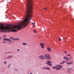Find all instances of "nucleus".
Here are the masks:
<instances>
[{"label":"nucleus","instance_id":"nucleus-1","mask_svg":"<svg viewBox=\"0 0 74 74\" xmlns=\"http://www.w3.org/2000/svg\"><path fill=\"white\" fill-rule=\"evenodd\" d=\"M25 5L27 7L26 18L20 23L17 26L13 27L11 25H7L5 27H4L2 25H0V32H17V29H20L21 28L25 27L27 25L32 17L33 2H27L25 4Z\"/></svg>","mask_w":74,"mask_h":74},{"label":"nucleus","instance_id":"nucleus-2","mask_svg":"<svg viewBox=\"0 0 74 74\" xmlns=\"http://www.w3.org/2000/svg\"><path fill=\"white\" fill-rule=\"evenodd\" d=\"M62 67V66L60 65H57L55 66L54 67H53V69H56V70H60L61 68Z\"/></svg>","mask_w":74,"mask_h":74},{"label":"nucleus","instance_id":"nucleus-3","mask_svg":"<svg viewBox=\"0 0 74 74\" xmlns=\"http://www.w3.org/2000/svg\"><path fill=\"white\" fill-rule=\"evenodd\" d=\"M44 57L45 59H46V60H50L51 59V57L50 56V55L48 53L45 54Z\"/></svg>","mask_w":74,"mask_h":74},{"label":"nucleus","instance_id":"nucleus-4","mask_svg":"<svg viewBox=\"0 0 74 74\" xmlns=\"http://www.w3.org/2000/svg\"><path fill=\"white\" fill-rule=\"evenodd\" d=\"M47 64V65H49V66H52V62L48 60L47 61V62L46 63Z\"/></svg>","mask_w":74,"mask_h":74},{"label":"nucleus","instance_id":"nucleus-5","mask_svg":"<svg viewBox=\"0 0 74 74\" xmlns=\"http://www.w3.org/2000/svg\"><path fill=\"white\" fill-rule=\"evenodd\" d=\"M39 58L41 60H44L45 59L44 56L43 55H41L39 56Z\"/></svg>","mask_w":74,"mask_h":74},{"label":"nucleus","instance_id":"nucleus-6","mask_svg":"<svg viewBox=\"0 0 74 74\" xmlns=\"http://www.w3.org/2000/svg\"><path fill=\"white\" fill-rule=\"evenodd\" d=\"M64 59V60H67V61H70V60H69V58L68 57H64L63 58Z\"/></svg>","mask_w":74,"mask_h":74},{"label":"nucleus","instance_id":"nucleus-7","mask_svg":"<svg viewBox=\"0 0 74 74\" xmlns=\"http://www.w3.org/2000/svg\"><path fill=\"white\" fill-rule=\"evenodd\" d=\"M44 43H41L40 44V45L41 46V47L42 48H44Z\"/></svg>","mask_w":74,"mask_h":74},{"label":"nucleus","instance_id":"nucleus-8","mask_svg":"<svg viewBox=\"0 0 74 74\" xmlns=\"http://www.w3.org/2000/svg\"><path fill=\"white\" fill-rule=\"evenodd\" d=\"M47 49L49 52H51V49L50 47H47Z\"/></svg>","mask_w":74,"mask_h":74},{"label":"nucleus","instance_id":"nucleus-9","mask_svg":"<svg viewBox=\"0 0 74 74\" xmlns=\"http://www.w3.org/2000/svg\"><path fill=\"white\" fill-rule=\"evenodd\" d=\"M67 70L68 71H71L73 70V68H68Z\"/></svg>","mask_w":74,"mask_h":74},{"label":"nucleus","instance_id":"nucleus-10","mask_svg":"<svg viewBox=\"0 0 74 74\" xmlns=\"http://www.w3.org/2000/svg\"><path fill=\"white\" fill-rule=\"evenodd\" d=\"M65 62H66V61H64L63 62H61L60 63V64H64V63H65Z\"/></svg>","mask_w":74,"mask_h":74},{"label":"nucleus","instance_id":"nucleus-11","mask_svg":"<svg viewBox=\"0 0 74 74\" xmlns=\"http://www.w3.org/2000/svg\"><path fill=\"white\" fill-rule=\"evenodd\" d=\"M13 40L16 41V40H19V38H15L13 39Z\"/></svg>","mask_w":74,"mask_h":74},{"label":"nucleus","instance_id":"nucleus-12","mask_svg":"<svg viewBox=\"0 0 74 74\" xmlns=\"http://www.w3.org/2000/svg\"><path fill=\"white\" fill-rule=\"evenodd\" d=\"M32 26L33 27H34V26H35V24L33 22L32 23Z\"/></svg>","mask_w":74,"mask_h":74},{"label":"nucleus","instance_id":"nucleus-13","mask_svg":"<svg viewBox=\"0 0 74 74\" xmlns=\"http://www.w3.org/2000/svg\"><path fill=\"white\" fill-rule=\"evenodd\" d=\"M8 38H5L3 39V41H8Z\"/></svg>","mask_w":74,"mask_h":74},{"label":"nucleus","instance_id":"nucleus-14","mask_svg":"<svg viewBox=\"0 0 74 74\" xmlns=\"http://www.w3.org/2000/svg\"><path fill=\"white\" fill-rule=\"evenodd\" d=\"M8 41H9V42H11V40L10 39H8Z\"/></svg>","mask_w":74,"mask_h":74},{"label":"nucleus","instance_id":"nucleus-15","mask_svg":"<svg viewBox=\"0 0 74 74\" xmlns=\"http://www.w3.org/2000/svg\"><path fill=\"white\" fill-rule=\"evenodd\" d=\"M23 45H27V44H26V43H23Z\"/></svg>","mask_w":74,"mask_h":74},{"label":"nucleus","instance_id":"nucleus-16","mask_svg":"<svg viewBox=\"0 0 74 74\" xmlns=\"http://www.w3.org/2000/svg\"><path fill=\"white\" fill-rule=\"evenodd\" d=\"M73 58L72 57H70L69 60H71V59H73Z\"/></svg>","mask_w":74,"mask_h":74},{"label":"nucleus","instance_id":"nucleus-17","mask_svg":"<svg viewBox=\"0 0 74 74\" xmlns=\"http://www.w3.org/2000/svg\"><path fill=\"white\" fill-rule=\"evenodd\" d=\"M6 37V35H4L2 37V38H5Z\"/></svg>","mask_w":74,"mask_h":74},{"label":"nucleus","instance_id":"nucleus-18","mask_svg":"<svg viewBox=\"0 0 74 74\" xmlns=\"http://www.w3.org/2000/svg\"><path fill=\"white\" fill-rule=\"evenodd\" d=\"M46 70H51V69H50V68L47 67Z\"/></svg>","mask_w":74,"mask_h":74},{"label":"nucleus","instance_id":"nucleus-19","mask_svg":"<svg viewBox=\"0 0 74 74\" xmlns=\"http://www.w3.org/2000/svg\"><path fill=\"white\" fill-rule=\"evenodd\" d=\"M70 63V64H73V61H71L70 62H69Z\"/></svg>","mask_w":74,"mask_h":74},{"label":"nucleus","instance_id":"nucleus-20","mask_svg":"<svg viewBox=\"0 0 74 74\" xmlns=\"http://www.w3.org/2000/svg\"><path fill=\"white\" fill-rule=\"evenodd\" d=\"M67 64H68V65H70V62H67L66 63Z\"/></svg>","mask_w":74,"mask_h":74},{"label":"nucleus","instance_id":"nucleus-21","mask_svg":"<svg viewBox=\"0 0 74 74\" xmlns=\"http://www.w3.org/2000/svg\"><path fill=\"white\" fill-rule=\"evenodd\" d=\"M67 56H71V55L70 54H69L67 55Z\"/></svg>","mask_w":74,"mask_h":74},{"label":"nucleus","instance_id":"nucleus-22","mask_svg":"<svg viewBox=\"0 0 74 74\" xmlns=\"http://www.w3.org/2000/svg\"><path fill=\"white\" fill-rule=\"evenodd\" d=\"M12 57V56H8V57L9 58H11Z\"/></svg>","mask_w":74,"mask_h":74},{"label":"nucleus","instance_id":"nucleus-23","mask_svg":"<svg viewBox=\"0 0 74 74\" xmlns=\"http://www.w3.org/2000/svg\"><path fill=\"white\" fill-rule=\"evenodd\" d=\"M33 31L35 33H36V30H33Z\"/></svg>","mask_w":74,"mask_h":74},{"label":"nucleus","instance_id":"nucleus-24","mask_svg":"<svg viewBox=\"0 0 74 74\" xmlns=\"http://www.w3.org/2000/svg\"><path fill=\"white\" fill-rule=\"evenodd\" d=\"M58 40L59 41H62V40H61L60 38H58Z\"/></svg>","mask_w":74,"mask_h":74},{"label":"nucleus","instance_id":"nucleus-25","mask_svg":"<svg viewBox=\"0 0 74 74\" xmlns=\"http://www.w3.org/2000/svg\"><path fill=\"white\" fill-rule=\"evenodd\" d=\"M43 69H45V70H47V67H44L43 68Z\"/></svg>","mask_w":74,"mask_h":74},{"label":"nucleus","instance_id":"nucleus-26","mask_svg":"<svg viewBox=\"0 0 74 74\" xmlns=\"http://www.w3.org/2000/svg\"><path fill=\"white\" fill-rule=\"evenodd\" d=\"M8 52H6L5 53V54H8Z\"/></svg>","mask_w":74,"mask_h":74},{"label":"nucleus","instance_id":"nucleus-27","mask_svg":"<svg viewBox=\"0 0 74 74\" xmlns=\"http://www.w3.org/2000/svg\"><path fill=\"white\" fill-rule=\"evenodd\" d=\"M17 51H19V49H17Z\"/></svg>","mask_w":74,"mask_h":74},{"label":"nucleus","instance_id":"nucleus-28","mask_svg":"<svg viewBox=\"0 0 74 74\" xmlns=\"http://www.w3.org/2000/svg\"><path fill=\"white\" fill-rule=\"evenodd\" d=\"M7 63V62H4V64H6Z\"/></svg>","mask_w":74,"mask_h":74},{"label":"nucleus","instance_id":"nucleus-29","mask_svg":"<svg viewBox=\"0 0 74 74\" xmlns=\"http://www.w3.org/2000/svg\"><path fill=\"white\" fill-rule=\"evenodd\" d=\"M3 42V43H6V42L4 41V42Z\"/></svg>","mask_w":74,"mask_h":74},{"label":"nucleus","instance_id":"nucleus-30","mask_svg":"<svg viewBox=\"0 0 74 74\" xmlns=\"http://www.w3.org/2000/svg\"><path fill=\"white\" fill-rule=\"evenodd\" d=\"M10 38V39H12V38H12V37H11Z\"/></svg>","mask_w":74,"mask_h":74},{"label":"nucleus","instance_id":"nucleus-31","mask_svg":"<svg viewBox=\"0 0 74 74\" xmlns=\"http://www.w3.org/2000/svg\"><path fill=\"white\" fill-rule=\"evenodd\" d=\"M10 65H9L8 66V67H10Z\"/></svg>","mask_w":74,"mask_h":74},{"label":"nucleus","instance_id":"nucleus-32","mask_svg":"<svg viewBox=\"0 0 74 74\" xmlns=\"http://www.w3.org/2000/svg\"><path fill=\"white\" fill-rule=\"evenodd\" d=\"M44 10H47V8H44Z\"/></svg>","mask_w":74,"mask_h":74},{"label":"nucleus","instance_id":"nucleus-33","mask_svg":"<svg viewBox=\"0 0 74 74\" xmlns=\"http://www.w3.org/2000/svg\"><path fill=\"white\" fill-rule=\"evenodd\" d=\"M64 53H67L65 51Z\"/></svg>","mask_w":74,"mask_h":74},{"label":"nucleus","instance_id":"nucleus-34","mask_svg":"<svg viewBox=\"0 0 74 74\" xmlns=\"http://www.w3.org/2000/svg\"><path fill=\"white\" fill-rule=\"evenodd\" d=\"M1 37H0V40H1Z\"/></svg>","mask_w":74,"mask_h":74},{"label":"nucleus","instance_id":"nucleus-35","mask_svg":"<svg viewBox=\"0 0 74 74\" xmlns=\"http://www.w3.org/2000/svg\"><path fill=\"white\" fill-rule=\"evenodd\" d=\"M11 43H12V42H9V43H10V44H11Z\"/></svg>","mask_w":74,"mask_h":74},{"label":"nucleus","instance_id":"nucleus-36","mask_svg":"<svg viewBox=\"0 0 74 74\" xmlns=\"http://www.w3.org/2000/svg\"><path fill=\"white\" fill-rule=\"evenodd\" d=\"M8 58H7L6 59H8Z\"/></svg>","mask_w":74,"mask_h":74},{"label":"nucleus","instance_id":"nucleus-37","mask_svg":"<svg viewBox=\"0 0 74 74\" xmlns=\"http://www.w3.org/2000/svg\"><path fill=\"white\" fill-rule=\"evenodd\" d=\"M15 71H17V70H16Z\"/></svg>","mask_w":74,"mask_h":74},{"label":"nucleus","instance_id":"nucleus-38","mask_svg":"<svg viewBox=\"0 0 74 74\" xmlns=\"http://www.w3.org/2000/svg\"><path fill=\"white\" fill-rule=\"evenodd\" d=\"M30 74H32V73H31Z\"/></svg>","mask_w":74,"mask_h":74}]
</instances>
